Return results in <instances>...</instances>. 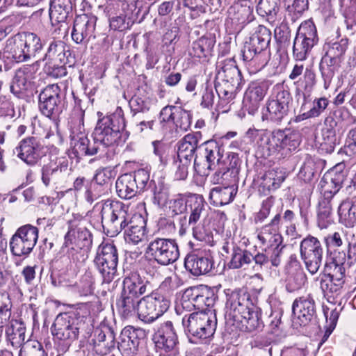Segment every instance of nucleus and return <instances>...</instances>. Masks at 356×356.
I'll list each match as a JSON object with an SVG mask.
<instances>
[{
  "label": "nucleus",
  "instance_id": "nucleus-15",
  "mask_svg": "<svg viewBox=\"0 0 356 356\" xmlns=\"http://www.w3.org/2000/svg\"><path fill=\"white\" fill-rule=\"evenodd\" d=\"M17 156L29 165H34L45 154L40 139L35 136L24 138L15 148Z\"/></svg>",
  "mask_w": 356,
  "mask_h": 356
},
{
  "label": "nucleus",
  "instance_id": "nucleus-49",
  "mask_svg": "<svg viewBox=\"0 0 356 356\" xmlns=\"http://www.w3.org/2000/svg\"><path fill=\"white\" fill-rule=\"evenodd\" d=\"M218 76L221 81L231 83L232 85L240 86L242 81L241 71L232 63L225 64L218 72Z\"/></svg>",
  "mask_w": 356,
  "mask_h": 356
},
{
  "label": "nucleus",
  "instance_id": "nucleus-56",
  "mask_svg": "<svg viewBox=\"0 0 356 356\" xmlns=\"http://www.w3.org/2000/svg\"><path fill=\"white\" fill-rule=\"evenodd\" d=\"M61 168L56 162L51 161L42 168V181L48 186L51 181L56 180L61 173Z\"/></svg>",
  "mask_w": 356,
  "mask_h": 356
},
{
  "label": "nucleus",
  "instance_id": "nucleus-53",
  "mask_svg": "<svg viewBox=\"0 0 356 356\" xmlns=\"http://www.w3.org/2000/svg\"><path fill=\"white\" fill-rule=\"evenodd\" d=\"M239 86L238 85H232L231 83L221 81V82L218 81L215 83V90L220 99L229 102L234 99L236 90Z\"/></svg>",
  "mask_w": 356,
  "mask_h": 356
},
{
  "label": "nucleus",
  "instance_id": "nucleus-6",
  "mask_svg": "<svg viewBox=\"0 0 356 356\" xmlns=\"http://www.w3.org/2000/svg\"><path fill=\"white\" fill-rule=\"evenodd\" d=\"M224 149L215 140L205 141L199 145L194 159L195 170L200 175H208L217 170L223 159Z\"/></svg>",
  "mask_w": 356,
  "mask_h": 356
},
{
  "label": "nucleus",
  "instance_id": "nucleus-44",
  "mask_svg": "<svg viewBox=\"0 0 356 356\" xmlns=\"http://www.w3.org/2000/svg\"><path fill=\"white\" fill-rule=\"evenodd\" d=\"M348 46V40L347 38H342L337 42L327 43L323 47V50L325 51L324 55L343 62Z\"/></svg>",
  "mask_w": 356,
  "mask_h": 356
},
{
  "label": "nucleus",
  "instance_id": "nucleus-59",
  "mask_svg": "<svg viewBox=\"0 0 356 356\" xmlns=\"http://www.w3.org/2000/svg\"><path fill=\"white\" fill-rule=\"evenodd\" d=\"M121 7L125 8L127 6L129 10L136 12L139 15L146 17L149 12V6L145 0H120Z\"/></svg>",
  "mask_w": 356,
  "mask_h": 356
},
{
  "label": "nucleus",
  "instance_id": "nucleus-12",
  "mask_svg": "<svg viewBox=\"0 0 356 356\" xmlns=\"http://www.w3.org/2000/svg\"><path fill=\"white\" fill-rule=\"evenodd\" d=\"M183 306L193 307L198 312H208L218 299L214 290L206 285H197L186 289L183 294Z\"/></svg>",
  "mask_w": 356,
  "mask_h": 356
},
{
  "label": "nucleus",
  "instance_id": "nucleus-46",
  "mask_svg": "<svg viewBox=\"0 0 356 356\" xmlns=\"http://www.w3.org/2000/svg\"><path fill=\"white\" fill-rule=\"evenodd\" d=\"M146 192L149 193L155 205L161 207L168 202V191L161 183L156 184L155 181L152 179Z\"/></svg>",
  "mask_w": 356,
  "mask_h": 356
},
{
  "label": "nucleus",
  "instance_id": "nucleus-26",
  "mask_svg": "<svg viewBox=\"0 0 356 356\" xmlns=\"http://www.w3.org/2000/svg\"><path fill=\"white\" fill-rule=\"evenodd\" d=\"M201 133L197 131L188 134L181 138L177 144V158L186 159V161L195 159V152H198Z\"/></svg>",
  "mask_w": 356,
  "mask_h": 356
},
{
  "label": "nucleus",
  "instance_id": "nucleus-23",
  "mask_svg": "<svg viewBox=\"0 0 356 356\" xmlns=\"http://www.w3.org/2000/svg\"><path fill=\"white\" fill-rule=\"evenodd\" d=\"M184 266L186 270L197 277L210 273L213 268V261L210 257L192 253L186 257Z\"/></svg>",
  "mask_w": 356,
  "mask_h": 356
},
{
  "label": "nucleus",
  "instance_id": "nucleus-14",
  "mask_svg": "<svg viewBox=\"0 0 356 356\" xmlns=\"http://www.w3.org/2000/svg\"><path fill=\"white\" fill-rule=\"evenodd\" d=\"M247 136L256 141L257 151L263 157H268L280 151V136L278 129L273 131L268 130H259L249 129L246 133Z\"/></svg>",
  "mask_w": 356,
  "mask_h": 356
},
{
  "label": "nucleus",
  "instance_id": "nucleus-21",
  "mask_svg": "<svg viewBox=\"0 0 356 356\" xmlns=\"http://www.w3.org/2000/svg\"><path fill=\"white\" fill-rule=\"evenodd\" d=\"M92 350L99 356L110 353L115 348V334L108 326L97 328L92 339Z\"/></svg>",
  "mask_w": 356,
  "mask_h": 356
},
{
  "label": "nucleus",
  "instance_id": "nucleus-40",
  "mask_svg": "<svg viewBox=\"0 0 356 356\" xmlns=\"http://www.w3.org/2000/svg\"><path fill=\"white\" fill-rule=\"evenodd\" d=\"M345 281H335L333 276L330 274H324L321 278L320 287L324 296L333 298L340 296L344 291Z\"/></svg>",
  "mask_w": 356,
  "mask_h": 356
},
{
  "label": "nucleus",
  "instance_id": "nucleus-1",
  "mask_svg": "<svg viewBox=\"0 0 356 356\" xmlns=\"http://www.w3.org/2000/svg\"><path fill=\"white\" fill-rule=\"evenodd\" d=\"M122 112L120 109L119 113L99 119L92 140L83 136L74 137L72 152L74 156H96L95 159H99L106 156L107 148L120 139V131L125 127Z\"/></svg>",
  "mask_w": 356,
  "mask_h": 356
},
{
  "label": "nucleus",
  "instance_id": "nucleus-34",
  "mask_svg": "<svg viewBox=\"0 0 356 356\" xmlns=\"http://www.w3.org/2000/svg\"><path fill=\"white\" fill-rule=\"evenodd\" d=\"M26 327L17 320H12L6 330L7 340L15 348H19L26 343Z\"/></svg>",
  "mask_w": 356,
  "mask_h": 356
},
{
  "label": "nucleus",
  "instance_id": "nucleus-41",
  "mask_svg": "<svg viewBox=\"0 0 356 356\" xmlns=\"http://www.w3.org/2000/svg\"><path fill=\"white\" fill-rule=\"evenodd\" d=\"M280 0H260L257 6V13L269 22L273 23L280 11Z\"/></svg>",
  "mask_w": 356,
  "mask_h": 356
},
{
  "label": "nucleus",
  "instance_id": "nucleus-7",
  "mask_svg": "<svg viewBox=\"0 0 356 356\" xmlns=\"http://www.w3.org/2000/svg\"><path fill=\"white\" fill-rule=\"evenodd\" d=\"M275 95L266 102V113H263L262 120L275 125L286 122L290 117L292 107V97L288 89L278 88Z\"/></svg>",
  "mask_w": 356,
  "mask_h": 356
},
{
  "label": "nucleus",
  "instance_id": "nucleus-62",
  "mask_svg": "<svg viewBox=\"0 0 356 356\" xmlns=\"http://www.w3.org/2000/svg\"><path fill=\"white\" fill-rule=\"evenodd\" d=\"M176 115L174 124L177 127L184 131H187L191 124L192 115L190 111L182 109L180 107L176 108Z\"/></svg>",
  "mask_w": 356,
  "mask_h": 356
},
{
  "label": "nucleus",
  "instance_id": "nucleus-43",
  "mask_svg": "<svg viewBox=\"0 0 356 356\" xmlns=\"http://www.w3.org/2000/svg\"><path fill=\"white\" fill-rule=\"evenodd\" d=\"M252 261L253 254L250 251L238 246L233 248L232 259L229 262L231 268L234 269L245 268L246 266L252 264Z\"/></svg>",
  "mask_w": 356,
  "mask_h": 356
},
{
  "label": "nucleus",
  "instance_id": "nucleus-19",
  "mask_svg": "<svg viewBox=\"0 0 356 356\" xmlns=\"http://www.w3.org/2000/svg\"><path fill=\"white\" fill-rule=\"evenodd\" d=\"M292 311L300 325L305 326L309 323L316 321V306L310 296L296 299L292 305Z\"/></svg>",
  "mask_w": 356,
  "mask_h": 356
},
{
  "label": "nucleus",
  "instance_id": "nucleus-13",
  "mask_svg": "<svg viewBox=\"0 0 356 356\" xmlns=\"http://www.w3.org/2000/svg\"><path fill=\"white\" fill-rule=\"evenodd\" d=\"M300 256L308 271L314 275L318 272L323 260V248L320 241L308 236L300 243Z\"/></svg>",
  "mask_w": 356,
  "mask_h": 356
},
{
  "label": "nucleus",
  "instance_id": "nucleus-45",
  "mask_svg": "<svg viewBox=\"0 0 356 356\" xmlns=\"http://www.w3.org/2000/svg\"><path fill=\"white\" fill-rule=\"evenodd\" d=\"M333 197L323 195L318 202V222L321 227H326L332 221V201Z\"/></svg>",
  "mask_w": 356,
  "mask_h": 356
},
{
  "label": "nucleus",
  "instance_id": "nucleus-38",
  "mask_svg": "<svg viewBox=\"0 0 356 356\" xmlns=\"http://www.w3.org/2000/svg\"><path fill=\"white\" fill-rule=\"evenodd\" d=\"M280 136V151L282 155L296 150L300 145V135L297 132L291 131L289 129H278Z\"/></svg>",
  "mask_w": 356,
  "mask_h": 356
},
{
  "label": "nucleus",
  "instance_id": "nucleus-57",
  "mask_svg": "<svg viewBox=\"0 0 356 356\" xmlns=\"http://www.w3.org/2000/svg\"><path fill=\"white\" fill-rule=\"evenodd\" d=\"M347 29H356V0H347L343 12Z\"/></svg>",
  "mask_w": 356,
  "mask_h": 356
},
{
  "label": "nucleus",
  "instance_id": "nucleus-51",
  "mask_svg": "<svg viewBox=\"0 0 356 356\" xmlns=\"http://www.w3.org/2000/svg\"><path fill=\"white\" fill-rule=\"evenodd\" d=\"M313 47L318 43V38L316 26L311 21H306L300 26L297 34Z\"/></svg>",
  "mask_w": 356,
  "mask_h": 356
},
{
  "label": "nucleus",
  "instance_id": "nucleus-39",
  "mask_svg": "<svg viewBox=\"0 0 356 356\" xmlns=\"http://www.w3.org/2000/svg\"><path fill=\"white\" fill-rule=\"evenodd\" d=\"M19 34L26 47L29 60L31 58H35L37 54L41 52L44 47L41 36L30 31L21 32Z\"/></svg>",
  "mask_w": 356,
  "mask_h": 356
},
{
  "label": "nucleus",
  "instance_id": "nucleus-16",
  "mask_svg": "<svg viewBox=\"0 0 356 356\" xmlns=\"http://www.w3.org/2000/svg\"><path fill=\"white\" fill-rule=\"evenodd\" d=\"M155 346L166 353L175 354L179 344L178 337L171 321L162 323L154 335Z\"/></svg>",
  "mask_w": 356,
  "mask_h": 356
},
{
  "label": "nucleus",
  "instance_id": "nucleus-50",
  "mask_svg": "<svg viewBox=\"0 0 356 356\" xmlns=\"http://www.w3.org/2000/svg\"><path fill=\"white\" fill-rule=\"evenodd\" d=\"M30 83L28 81L24 70L16 72L10 86V92L17 97L22 98L28 90Z\"/></svg>",
  "mask_w": 356,
  "mask_h": 356
},
{
  "label": "nucleus",
  "instance_id": "nucleus-27",
  "mask_svg": "<svg viewBox=\"0 0 356 356\" xmlns=\"http://www.w3.org/2000/svg\"><path fill=\"white\" fill-rule=\"evenodd\" d=\"M122 13L110 19V27L115 31H122L129 29L134 23H141L145 18L142 15L129 10L127 6L122 8Z\"/></svg>",
  "mask_w": 356,
  "mask_h": 356
},
{
  "label": "nucleus",
  "instance_id": "nucleus-29",
  "mask_svg": "<svg viewBox=\"0 0 356 356\" xmlns=\"http://www.w3.org/2000/svg\"><path fill=\"white\" fill-rule=\"evenodd\" d=\"M145 225L146 222L141 215L132 216L124 229L126 239L135 244L142 241L145 235Z\"/></svg>",
  "mask_w": 356,
  "mask_h": 356
},
{
  "label": "nucleus",
  "instance_id": "nucleus-2",
  "mask_svg": "<svg viewBox=\"0 0 356 356\" xmlns=\"http://www.w3.org/2000/svg\"><path fill=\"white\" fill-rule=\"evenodd\" d=\"M226 296L229 316L241 330L250 332L262 327L261 310L249 293L238 289L226 293Z\"/></svg>",
  "mask_w": 356,
  "mask_h": 356
},
{
  "label": "nucleus",
  "instance_id": "nucleus-61",
  "mask_svg": "<svg viewBox=\"0 0 356 356\" xmlns=\"http://www.w3.org/2000/svg\"><path fill=\"white\" fill-rule=\"evenodd\" d=\"M152 296H153L154 316L156 320L168 311L170 302L162 295L152 293Z\"/></svg>",
  "mask_w": 356,
  "mask_h": 356
},
{
  "label": "nucleus",
  "instance_id": "nucleus-47",
  "mask_svg": "<svg viewBox=\"0 0 356 356\" xmlns=\"http://www.w3.org/2000/svg\"><path fill=\"white\" fill-rule=\"evenodd\" d=\"M228 186L226 187H215L211 190V196L214 197L217 204L220 205H226L233 201L236 192V188H234L235 184H229V181L225 183Z\"/></svg>",
  "mask_w": 356,
  "mask_h": 356
},
{
  "label": "nucleus",
  "instance_id": "nucleus-54",
  "mask_svg": "<svg viewBox=\"0 0 356 356\" xmlns=\"http://www.w3.org/2000/svg\"><path fill=\"white\" fill-rule=\"evenodd\" d=\"M168 204L172 216L182 214L188 209V197L181 193L177 194L169 200Z\"/></svg>",
  "mask_w": 356,
  "mask_h": 356
},
{
  "label": "nucleus",
  "instance_id": "nucleus-33",
  "mask_svg": "<svg viewBox=\"0 0 356 356\" xmlns=\"http://www.w3.org/2000/svg\"><path fill=\"white\" fill-rule=\"evenodd\" d=\"M116 191L122 199L129 200L140 193L137 184L132 180L131 174L125 173L120 176L115 182Z\"/></svg>",
  "mask_w": 356,
  "mask_h": 356
},
{
  "label": "nucleus",
  "instance_id": "nucleus-32",
  "mask_svg": "<svg viewBox=\"0 0 356 356\" xmlns=\"http://www.w3.org/2000/svg\"><path fill=\"white\" fill-rule=\"evenodd\" d=\"M339 222L345 227L356 226V196L350 200L343 201L338 207Z\"/></svg>",
  "mask_w": 356,
  "mask_h": 356
},
{
  "label": "nucleus",
  "instance_id": "nucleus-4",
  "mask_svg": "<svg viewBox=\"0 0 356 356\" xmlns=\"http://www.w3.org/2000/svg\"><path fill=\"white\" fill-rule=\"evenodd\" d=\"M100 213L104 232L111 237L124 230L132 217L124 205L120 202L106 204Z\"/></svg>",
  "mask_w": 356,
  "mask_h": 356
},
{
  "label": "nucleus",
  "instance_id": "nucleus-8",
  "mask_svg": "<svg viewBox=\"0 0 356 356\" xmlns=\"http://www.w3.org/2000/svg\"><path fill=\"white\" fill-rule=\"evenodd\" d=\"M94 264L102 275L103 282L109 284L117 273L118 254L113 243L102 244L97 250Z\"/></svg>",
  "mask_w": 356,
  "mask_h": 356
},
{
  "label": "nucleus",
  "instance_id": "nucleus-11",
  "mask_svg": "<svg viewBox=\"0 0 356 356\" xmlns=\"http://www.w3.org/2000/svg\"><path fill=\"white\" fill-rule=\"evenodd\" d=\"M38 229L30 224L19 227L10 240V248L13 255L27 257L35 246Z\"/></svg>",
  "mask_w": 356,
  "mask_h": 356
},
{
  "label": "nucleus",
  "instance_id": "nucleus-35",
  "mask_svg": "<svg viewBox=\"0 0 356 356\" xmlns=\"http://www.w3.org/2000/svg\"><path fill=\"white\" fill-rule=\"evenodd\" d=\"M337 138L335 129L332 125L321 130V136L317 139L318 150L321 154H331L334 152Z\"/></svg>",
  "mask_w": 356,
  "mask_h": 356
},
{
  "label": "nucleus",
  "instance_id": "nucleus-55",
  "mask_svg": "<svg viewBox=\"0 0 356 356\" xmlns=\"http://www.w3.org/2000/svg\"><path fill=\"white\" fill-rule=\"evenodd\" d=\"M312 48L313 47L310 44L296 35L293 44V54L296 60H305Z\"/></svg>",
  "mask_w": 356,
  "mask_h": 356
},
{
  "label": "nucleus",
  "instance_id": "nucleus-58",
  "mask_svg": "<svg viewBox=\"0 0 356 356\" xmlns=\"http://www.w3.org/2000/svg\"><path fill=\"white\" fill-rule=\"evenodd\" d=\"M76 238H75V245L79 249H85L89 250L92 243V234L84 227H79L77 228Z\"/></svg>",
  "mask_w": 356,
  "mask_h": 356
},
{
  "label": "nucleus",
  "instance_id": "nucleus-10",
  "mask_svg": "<svg viewBox=\"0 0 356 356\" xmlns=\"http://www.w3.org/2000/svg\"><path fill=\"white\" fill-rule=\"evenodd\" d=\"M146 254L161 266L173 264L179 257L178 245L175 240L159 237L149 242Z\"/></svg>",
  "mask_w": 356,
  "mask_h": 356
},
{
  "label": "nucleus",
  "instance_id": "nucleus-22",
  "mask_svg": "<svg viewBox=\"0 0 356 356\" xmlns=\"http://www.w3.org/2000/svg\"><path fill=\"white\" fill-rule=\"evenodd\" d=\"M269 86V81H263L259 83H252L248 87L244 95L243 104L248 108L249 113L254 114L258 109L259 103L266 96Z\"/></svg>",
  "mask_w": 356,
  "mask_h": 356
},
{
  "label": "nucleus",
  "instance_id": "nucleus-60",
  "mask_svg": "<svg viewBox=\"0 0 356 356\" xmlns=\"http://www.w3.org/2000/svg\"><path fill=\"white\" fill-rule=\"evenodd\" d=\"M130 174L132 176V180L137 184L140 193L146 191L151 181L149 180V172L145 169L141 168Z\"/></svg>",
  "mask_w": 356,
  "mask_h": 356
},
{
  "label": "nucleus",
  "instance_id": "nucleus-24",
  "mask_svg": "<svg viewBox=\"0 0 356 356\" xmlns=\"http://www.w3.org/2000/svg\"><path fill=\"white\" fill-rule=\"evenodd\" d=\"M346 178V172L337 169L331 170L324 175L320 185L323 195L333 197L337 194Z\"/></svg>",
  "mask_w": 356,
  "mask_h": 356
},
{
  "label": "nucleus",
  "instance_id": "nucleus-30",
  "mask_svg": "<svg viewBox=\"0 0 356 356\" xmlns=\"http://www.w3.org/2000/svg\"><path fill=\"white\" fill-rule=\"evenodd\" d=\"M140 299L121 291L120 298L117 300L116 306L120 316L128 319L138 315Z\"/></svg>",
  "mask_w": 356,
  "mask_h": 356
},
{
  "label": "nucleus",
  "instance_id": "nucleus-52",
  "mask_svg": "<svg viewBox=\"0 0 356 356\" xmlns=\"http://www.w3.org/2000/svg\"><path fill=\"white\" fill-rule=\"evenodd\" d=\"M129 104L134 119H140V113L148 112L151 108V102L148 99H144L139 96H134L129 102Z\"/></svg>",
  "mask_w": 356,
  "mask_h": 356
},
{
  "label": "nucleus",
  "instance_id": "nucleus-3",
  "mask_svg": "<svg viewBox=\"0 0 356 356\" xmlns=\"http://www.w3.org/2000/svg\"><path fill=\"white\" fill-rule=\"evenodd\" d=\"M184 332L188 337L197 339L209 338L215 333L217 326V319L215 309L208 312H195L185 315L182 319ZM190 341H192L189 338Z\"/></svg>",
  "mask_w": 356,
  "mask_h": 356
},
{
  "label": "nucleus",
  "instance_id": "nucleus-28",
  "mask_svg": "<svg viewBox=\"0 0 356 356\" xmlns=\"http://www.w3.org/2000/svg\"><path fill=\"white\" fill-rule=\"evenodd\" d=\"M147 281H144L137 273L125 277L122 282V291L138 299L147 292Z\"/></svg>",
  "mask_w": 356,
  "mask_h": 356
},
{
  "label": "nucleus",
  "instance_id": "nucleus-25",
  "mask_svg": "<svg viewBox=\"0 0 356 356\" xmlns=\"http://www.w3.org/2000/svg\"><path fill=\"white\" fill-rule=\"evenodd\" d=\"M3 54L7 58L12 59L16 63L29 60L26 47L19 33L6 40L3 48Z\"/></svg>",
  "mask_w": 356,
  "mask_h": 356
},
{
  "label": "nucleus",
  "instance_id": "nucleus-37",
  "mask_svg": "<svg viewBox=\"0 0 356 356\" xmlns=\"http://www.w3.org/2000/svg\"><path fill=\"white\" fill-rule=\"evenodd\" d=\"M188 209L190 211L188 225H195L205 211L207 203L202 195L192 194L188 197Z\"/></svg>",
  "mask_w": 356,
  "mask_h": 356
},
{
  "label": "nucleus",
  "instance_id": "nucleus-20",
  "mask_svg": "<svg viewBox=\"0 0 356 356\" xmlns=\"http://www.w3.org/2000/svg\"><path fill=\"white\" fill-rule=\"evenodd\" d=\"M73 5L71 0H51L49 2V17L52 26L58 24L55 31L63 29L64 33L67 29L65 24L66 19L72 13Z\"/></svg>",
  "mask_w": 356,
  "mask_h": 356
},
{
  "label": "nucleus",
  "instance_id": "nucleus-18",
  "mask_svg": "<svg viewBox=\"0 0 356 356\" xmlns=\"http://www.w3.org/2000/svg\"><path fill=\"white\" fill-rule=\"evenodd\" d=\"M241 161L236 153H229L214 174V179L218 183L220 179L229 181V184H236L238 181Z\"/></svg>",
  "mask_w": 356,
  "mask_h": 356
},
{
  "label": "nucleus",
  "instance_id": "nucleus-31",
  "mask_svg": "<svg viewBox=\"0 0 356 356\" xmlns=\"http://www.w3.org/2000/svg\"><path fill=\"white\" fill-rule=\"evenodd\" d=\"M342 63L343 62L339 60L327 57L326 55L323 56L319 64V69L325 88L329 87L335 74L339 72Z\"/></svg>",
  "mask_w": 356,
  "mask_h": 356
},
{
  "label": "nucleus",
  "instance_id": "nucleus-48",
  "mask_svg": "<svg viewBox=\"0 0 356 356\" xmlns=\"http://www.w3.org/2000/svg\"><path fill=\"white\" fill-rule=\"evenodd\" d=\"M152 301V294L141 298L139 301L138 316L145 323H149L155 321Z\"/></svg>",
  "mask_w": 356,
  "mask_h": 356
},
{
  "label": "nucleus",
  "instance_id": "nucleus-9",
  "mask_svg": "<svg viewBox=\"0 0 356 356\" xmlns=\"http://www.w3.org/2000/svg\"><path fill=\"white\" fill-rule=\"evenodd\" d=\"M65 94L57 84L47 86L39 95V108L46 117L56 121L63 111Z\"/></svg>",
  "mask_w": 356,
  "mask_h": 356
},
{
  "label": "nucleus",
  "instance_id": "nucleus-36",
  "mask_svg": "<svg viewBox=\"0 0 356 356\" xmlns=\"http://www.w3.org/2000/svg\"><path fill=\"white\" fill-rule=\"evenodd\" d=\"M70 55L69 50H65V44L61 40H53L50 42L46 53L42 58L43 61H59L60 63H66L67 56Z\"/></svg>",
  "mask_w": 356,
  "mask_h": 356
},
{
  "label": "nucleus",
  "instance_id": "nucleus-5",
  "mask_svg": "<svg viewBox=\"0 0 356 356\" xmlns=\"http://www.w3.org/2000/svg\"><path fill=\"white\" fill-rule=\"evenodd\" d=\"M84 323L80 315L74 312L59 314L51 326L54 337L66 346H70L77 340L80 329Z\"/></svg>",
  "mask_w": 356,
  "mask_h": 356
},
{
  "label": "nucleus",
  "instance_id": "nucleus-42",
  "mask_svg": "<svg viewBox=\"0 0 356 356\" xmlns=\"http://www.w3.org/2000/svg\"><path fill=\"white\" fill-rule=\"evenodd\" d=\"M215 40L213 38L202 36L193 42L189 49V55L199 58H206L212 51Z\"/></svg>",
  "mask_w": 356,
  "mask_h": 356
},
{
  "label": "nucleus",
  "instance_id": "nucleus-17",
  "mask_svg": "<svg viewBox=\"0 0 356 356\" xmlns=\"http://www.w3.org/2000/svg\"><path fill=\"white\" fill-rule=\"evenodd\" d=\"M97 17L87 14L76 17L71 33L72 40L76 44H86L94 34Z\"/></svg>",
  "mask_w": 356,
  "mask_h": 356
},
{
  "label": "nucleus",
  "instance_id": "nucleus-63",
  "mask_svg": "<svg viewBox=\"0 0 356 356\" xmlns=\"http://www.w3.org/2000/svg\"><path fill=\"white\" fill-rule=\"evenodd\" d=\"M108 190L106 188L91 180L86 191V199L88 202L92 203L95 200H97L102 195L107 193Z\"/></svg>",
  "mask_w": 356,
  "mask_h": 356
},
{
  "label": "nucleus",
  "instance_id": "nucleus-64",
  "mask_svg": "<svg viewBox=\"0 0 356 356\" xmlns=\"http://www.w3.org/2000/svg\"><path fill=\"white\" fill-rule=\"evenodd\" d=\"M121 339L127 341H134V345H140V340L144 338L145 332L140 328L129 327L124 328L121 334Z\"/></svg>",
  "mask_w": 356,
  "mask_h": 356
}]
</instances>
